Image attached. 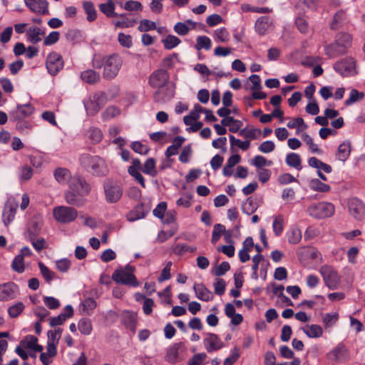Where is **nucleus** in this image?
<instances>
[{
    "instance_id": "51",
    "label": "nucleus",
    "mask_w": 365,
    "mask_h": 365,
    "mask_svg": "<svg viewBox=\"0 0 365 365\" xmlns=\"http://www.w3.org/2000/svg\"><path fill=\"white\" fill-rule=\"evenodd\" d=\"M364 97V93L359 92L356 89H352L350 92L349 97L345 101V105L349 106L357 101L362 100Z\"/></svg>"
},
{
    "instance_id": "6",
    "label": "nucleus",
    "mask_w": 365,
    "mask_h": 365,
    "mask_svg": "<svg viewBox=\"0 0 365 365\" xmlns=\"http://www.w3.org/2000/svg\"><path fill=\"white\" fill-rule=\"evenodd\" d=\"M103 190L106 200L108 203H115L118 202L123 196V187L117 182L106 180L103 184Z\"/></svg>"
},
{
    "instance_id": "50",
    "label": "nucleus",
    "mask_w": 365,
    "mask_h": 365,
    "mask_svg": "<svg viewBox=\"0 0 365 365\" xmlns=\"http://www.w3.org/2000/svg\"><path fill=\"white\" fill-rule=\"evenodd\" d=\"M87 135L93 143H98L103 139L102 131L98 128H91L88 130Z\"/></svg>"
},
{
    "instance_id": "15",
    "label": "nucleus",
    "mask_w": 365,
    "mask_h": 365,
    "mask_svg": "<svg viewBox=\"0 0 365 365\" xmlns=\"http://www.w3.org/2000/svg\"><path fill=\"white\" fill-rule=\"evenodd\" d=\"M34 111V107L30 103L18 105L16 110L10 113V120L17 121L30 116Z\"/></svg>"
},
{
    "instance_id": "47",
    "label": "nucleus",
    "mask_w": 365,
    "mask_h": 365,
    "mask_svg": "<svg viewBox=\"0 0 365 365\" xmlns=\"http://www.w3.org/2000/svg\"><path fill=\"white\" fill-rule=\"evenodd\" d=\"M303 141L309 146L310 151L313 153L322 154V150L319 148L318 145L314 143L312 138L307 133L302 135Z\"/></svg>"
},
{
    "instance_id": "33",
    "label": "nucleus",
    "mask_w": 365,
    "mask_h": 365,
    "mask_svg": "<svg viewBox=\"0 0 365 365\" xmlns=\"http://www.w3.org/2000/svg\"><path fill=\"white\" fill-rule=\"evenodd\" d=\"M43 222L40 218L32 219L28 225V232L30 237H36L41 232Z\"/></svg>"
},
{
    "instance_id": "17",
    "label": "nucleus",
    "mask_w": 365,
    "mask_h": 365,
    "mask_svg": "<svg viewBox=\"0 0 365 365\" xmlns=\"http://www.w3.org/2000/svg\"><path fill=\"white\" fill-rule=\"evenodd\" d=\"M26 6L34 13L39 15L48 14V2L46 0H24Z\"/></svg>"
},
{
    "instance_id": "25",
    "label": "nucleus",
    "mask_w": 365,
    "mask_h": 365,
    "mask_svg": "<svg viewBox=\"0 0 365 365\" xmlns=\"http://www.w3.org/2000/svg\"><path fill=\"white\" fill-rule=\"evenodd\" d=\"M238 133L240 136L245 138L247 140H250V142L252 140H256L259 138L261 135L262 131L259 128H245L242 129H240L238 130Z\"/></svg>"
},
{
    "instance_id": "20",
    "label": "nucleus",
    "mask_w": 365,
    "mask_h": 365,
    "mask_svg": "<svg viewBox=\"0 0 365 365\" xmlns=\"http://www.w3.org/2000/svg\"><path fill=\"white\" fill-rule=\"evenodd\" d=\"M328 358L332 361H342L347 358V350L344 345L339 344L328 354Z\"/></svg>"
},
{
    "instance_id": "18",
    "label": "nucleus",
    "mask_w": 365,
    "mask_h": 365,
    "mask_svg": "<svg viewBox=\"0 0 365 365\" xmlns=\"http://www.w3.org/2000/svg\"><path fill=\"white\" fill-rule=\"evenodd\" d=\"M17 207L18 204L14 202L8 201L5 204L2 214L3 222L5 225L7 226L14 220Z\"/></svg>"
},
{
    "instance_id": "58",
    "label": "nucleus",
    "mask_w": 365,
    "mask_h": 365,
    "mask_svg": "<svg viewBox=\"0 0 365 365\" xmlns=\"http://www.w3.org/2000/svg\"><path fill=\"white\" fill-rule=\"evenodd\" d=\"M25 307L22 302H18L8 309L9 315L11 318L17 317L24 309Z\"/></svg>"
},
{
    "instance_id": "39",
    "label": "nucleus",
    "mask_w": 365,
    "mask_h": 365,
    "mask_svg": "<svg viewBox=\"0 0 365 365\" xmlns=\"http://www.w3.org/2000/svg\"><path fill=\"white\" fill-rule=\"evenodd\" d=\"M99 9L108 17L118 16V14L115 12V4L111 0H108L106 3L101 4Z\"/></svg>"
},
{
    "instance_id": "7",
    "label": "nucleus",
    "mask_w": 365,
    "mask_h": 365,
    "mask_svg": "<svg viewBox=\"0 0 365 365\" xmlns=\"http://www.w3.org/2000/svg\"><path fill=\"white\" fill-rule=\"evenodd\" d=\"M334 210V206L331 203L321 202L311 205L307 212L315 218H326L332 216Z\"/></svg>"
},
{
    "instance_id": "23",
    "label": "nucleus",
    "mask_w": 365,
    "mask_h": 365,
    "mask_svg": "<svg viewBox=\"0 0 365 365\" xmlns=\"http://www.w3.org/2000/svg\"><path fill=\"white\" fill-rule=\"evenodd\" d=\"M351 150V143L348 140L344 141L339 145L337 152L336 153V157L339 160L344 162L349 157Z\"/></svg>"
},
{
    "instance_id": "35",
    "label": "nucleus",
    "mask_w": 365,
    "mask_h": 365,
    "mask_svg": "<svg viewBox=\"0 0 365 365\" xmlns=\"http://www.w3.org/2000/svg\"><path fill=\"white\" fill-rule=\"evenodd\" d=\"M221 124L223 126H228L229 130L232 133L237 132L242 125V123L240 120H235L233 117L223 118L221 120Z\"/></svg>"
},
{
    "instance_id": "61",
    "label": "nucleus",
    "mask_w": 365,
    "mask_h": 365,
    "mask_svg": "<svg viewBox=\"0 0 365 365\" xmlns=\"http://www.w3.org/2000/svg\"><path fill=\"white\" fill-rule=\"evenodd\" d=\"M11 267L14 271L19 273L24 272L25 267L22 255H17L15 257L12 262Z\"/></svg>"
},
{
    "instance_id": "56",
    "label": "nucleus",
    "mask_w": 365,
    "mask_h": 365,
    "mask_svg": "<svg viewBox=\"0 0 365 365\" xmlns=\"http://www.w3.org/2000/svg\"><path fill=\"white\" fill-rule=\"evenodd\" d=\"M230 142L231 147L235 145L242 149V150H247L250 147V140L242 141L240 139L235 138V137L232 135H230Z\"/></svg>"
},
{
    "instance_id": "22",
    "label": "nucleus",
    "mask_w": 365,
    "mask_h": 365,
    "mask_svg": "<svg viewBox=\"0 0 365 365\" xmlns=\"http://www.w3.org/2000/svg\"><path fill=\"white\" fill-rule=\"evenodd\" d=\"M183 350L182 343H176L167 349L165 359L170 363H175L179 360L180 353Z\"/></svg>"
},
{
    "instance_id": "41",
    "label": "nucleus",
    "mask_w": 365,
    "mask_h": 365,
    "mask_svg": "<svg viewBox=\"0 0 365 365\" xmlns=\"http://www.w3.org/2000/svg\"><path fill=\"white\" fill-rule=\"evenodd\" d=\"M258 208V205L252 197H248L242 205V210L246 215H252Z\"/></svg>"
},
{
    "instance_id": "13",
    "label": "nucleus",
    "mask_w": 365,
    "mask_h": 365,
    "mask_svg": "<svg viewBox=\"0 0 365 365\" xmlns=\"http://www.w3.org/2000/svg\"><path fill=\"white\" fill-rule=\"evenodd\" d=\"M348 210L349 214L356 220H361L365 215V205L356 197L349 199Z\"/></svg>"
},
{
    "instance_id": "37",
    "label": "nucleus",
    "mask_w": 365,
    "mask_h": 365,
    "mask_svg": "<svg viewBox=\"0 0 365 365\" xmlns=\"http://www.w3.org/2000/svg\"><path fill=\"white\" fill-rule=\"evenodd\" d=\"M213 37L216 42L227 43L230 41V35L227 29L222 27L215 30Z\"/></svg>"
},
{
    "instance_id": "12",
    "label": "nucleus",
    "mask_w": 365,
    "mask_h": 365,
    "mask_svg": "<svg viewBox=\"0 0 365 365\" xmlns=\"http://www.w3.org/2000/svg\"><path fill=\"white\" fill-rule=\"evenodd\" d=\"M169 73L165 69H158L152 73L149 78V84L155 88H163L169 80Z\"/></svg>"
},
{
    "instance_id": "24",
    "label": "nucleus",
    "mask_w": 365,
    "mask_h": 365,
    "mask_svg": "<svg viewBox=\"0 0 365 365\" xmlns=\"http://www.w3.org/2000/svg\"><path fill=\"white\" fill-rule=\"evenodd\" d=\"M44 31L37 26H31L26 31L27 40L32 43H37L42 40Z\"/></svg>"
},
{
    "instance_id": "19",
    "label": "nucleus",
    "mask_w": 365,
    "mask_h": 365,
    "mask_svg": "<svg viewBox=\"0 0 365 365\" xmlns=\"http://www.w3.org/2000/svg\"><path fill=\"white\" fill-rule=\"evenodd\" d=\"M19 346L36 352H41L43 349V346L38 344V339L33 335H27L20 341Z\"/></svg>"
},
{
    "instance_id": "30",
    "label": "nucleus",
    "mask_w": 365,
    "mask_h": 365,
    "mask_svg": "<svg viewBox=\"0 0 365 365\" xmlns=\"http://www.w3.org/2000/svg\"><path fill=\"white\" fill-rule=\"evenodd\" d=\"M287 241L292 245L298 244L302 240V231L297 227H291L286 233Z\"/></svg>"
},
{
    "instance_id": "52",
    "label": "nucleus",
    "mask_w": 365,
    "mask_h": 365,
    "mask_svg": "<svg viewBox=\"0 0 365 365\" xmlns=\"http://www.w3.org/2000/svg\"><path fill=\"white\" fill-rule=\"evenodd\" d=\"M344 52V51L336 42L327 46L325 48V53L329 58H334Z\"/></svg>"
},
{
    "instance_id": "29",
    "label": "nucleus",
    "mask_w": 365,
    "mask_h": 365,
    "mask_svg": "<svg viewBox=\"0 0 365 365\" xmlns=\"http://www.w3.org/2000/svg\"><path fill=\"white\" fill-rule=\"evenodd\" d=\"M83 9L86 14V19L89 22L95 21L97 18V11L94 4L91 1L83 2Z\"/></svg>"
},
{
    "instance_id": "57",
    "label": "nucleus",
    "mask_w": 365,
    "mask_h": 365,
    "mask_svg": "<svg viewBox=\"0 0 365 365\" xmlns=\"http://www.w3.org/2000/svg\"><path fill=\"white\" fill-rule=\"evenodd\" d=\"M118 41L123 47L130 48L133 46V38L130 35L119 33Z\"/></svg>"
},
{
    "instance_id": "54",
    "label": "nucleus",
    "mask_w": 365,
    "mask_h": 365,
    "mask_svg": "<svg viewBox=\"0 0 365 365\" xmlns=\"http://www.w3.org/2000/svg\"><path fill=\"white\" fill-rule=\"evenodd\" d=\"M181 41L179 38L173 35H168L165 39L163 40L164 47L166 49L170 50L176 47Z\"/></svg>"
},
{
    "instance_id": "40",
    "label": "nucleus",
    "mask_w": 365,
    "mask_h": 365,
    "mask_svg": "<svg viewBox=\"0 0 365 365\" xmlns=\"http://www.w3.org/2000/svg\"><path fill=\"white\" fill-rule=\"evenodd\" d=\"M309 187L312 190L322 192H327L331 190V187L329 185L322 182V181L317 178L310 180Z\"/></svg>"
},
{
    "instance_id": "1",
    "label": "nucleus",
    "mask_w": 365,
    "mask_h": 365,
    "mask_svg": "<svg viewBox=\"0 0 365 365\" xmlns=\"http://www.w3.org/2000/svg\"><path fill=\"white\" fill-rule=\"evenodd\" d=\"M69 190L65 192V200L71 205L81 207L84 204L83 197L91 191L90 185L80 176H73L69 180Z\"/></svg>"
},
{
    "instance_id": "53",
    "label": "nucleus",
    "mask_w": 365,
    "mask_h": 365,
    "mask_svg": "<svg viewBox=\"0 0 365 365\" xmlns=\"http://www.w3.org/2000/svg\"><path fill=\"white\" fill-rule=\"evenodd\" d=\"M120 113V109L117 107L109 106L102 113V118L103 120L107 121L111 118L117 117Z\"/></svg>"
},
{
    "instance_id": "55",
    "label": "nucleus",
    "mask_w": 365,
    "mask_h": 365,
    "mask_svg": "<svg viewBox=\"0 0 365 365\" xmlns=\"http://www.w3.org/2000/svg\"><path fill=\"white\" fill-rule=\"evenodd\" d=\"M225 232V227L222 224L215 225L212 233L211 242L215 244L221 237L222 235Z\"/></svg>"
},
{
    "instance_id": "31",
    "label": "nucleus",
    "mask_w": 365,
    "mask_h": 365,
    "mask_svg": "<svg viewBox=\"0 0 365 365\" xmlns=\"http://www.w3.org/2000/svg\"><path fill=\"white\" fill-rule=\"evenodd\" d=\"M185 138L182 136H177L174 138L173 144L170 145L165 150V155L167 158L175 155L178 153L179 148L182 145Z\"/></svg>"
},
{
    "instance_id": "46",
    "label": "nucleus",
    "mask_w": 365,
    "mask_h": 365,
    "mask_svg": "<svg viewBox=\"0 0 365 365\" xmlns=\"http://www.w3.org/2000/svg\"><path fill=\"white\" fill-rule=\"evenodd\" d=\"M211 46L212 41L209 37L206 36H200L197 38L195 45V48L197 50H209L211 48Z\"/></svg>"
},
{
    "instance_id": "43",
    "label": "nucleus",
    "mask_w": 365,
    "mask_h": 365,
    "mask_svg": "<svg viewBox=\"0 0 365 365\" xmlns=\"http://www.w3.org/2000/svg\"><path fill=\"white\" fill-rule=\"evenodd\" d=\"M287 126L290 129L296 128L297 134H299V132L307 129V125L304 123L303 118L300 117L294 118L289 121L287 124Z\"/></svg>"
},
{
    "instance_id": "27",
    "label": "nucleus",
    "mask_w": 365,
    "mask_h": 365,
    "mask_svg": "<svg viewBox=\"0 0 365 365\" xmlns=\"http://www.w3.org/2000/svg\"><path fill=\"white\" fill-rule=\"evenodd\" d=\"M81 78L87 83L93 84L100 81L101 76L96 71L88 69L81 73Z\"/></svg>"
},
{
    "instance_id": "21",
    "label": "nucleus",
    "mask_w": 365,
    "mask_h": 365,
    "mask_svg": "<svg viewBox=\"0 0 365 365\" xmlns=\"http://www.w3.org/2000/svg\"><path fill=\"white\" fill-rule=\"evenodd\" d=\"M196 297L204 302H209L212 300L214 296L211 291H210L203 284H195L193 286Z\"/></svg>"
},
{
    "instance_id": "63",
    "label": "nucleus",
    "mask_w": 365,
    "mask_h": 365,
    "mask_svg": "<svg viewBox=\"0 0 365 365\" xmlns=\"http://www.w3.org/2000/svg\"><path fill=\"white\" fill-rule=\"evenodd\" d=\"M172 262L169 261L166 263L165 267L162 269L160 276L158 278L159 282L168 280L171 278L170 269L172 267Z\"/></svg>"
},
{
    "instance_id": "45",
    "label": "nucleus",
    "mask_w": 365,
    "mask_h": 365,
    "mask_svg": "<svg viewBox=\"0 0 365 365\" xmlns=\"http://www.w3.org/2000/svg\"><path fill=\"white\" fill-rule=\"evenodd\" d=\"M272 228L276 236L279 237L282 235L284 230V217L279 215L274 217Z\"/></svg>"
},
{
    "instance_id": "34",
    "label": "nucleus",
    "mask_w": 365,
    "mask_h": 365,
    "mask_svg": "<svg viewBox=\"0 0 365 365\" xmlns=\"http://www.w3.org/2000/svg\"><path fill=\"white\" fill-rule=\"evenodd\" d=\"M346 21V14L344 10L338 11L334 16L333 20L330 24L331 29L336 30Z\"/></svg>"
},
{
    "instance_id": "42",
    "label": "nucleus",
    "mask_w": 365,
    "mask_h": 365,
    "mask_svg": "<svg viewBox=\"0 0 365 365\" xmlns=\"http://www.w3.org/2000/svg\"><path fill=\"white\" fill-rule=\"evenodd\" d=\"M352 41V36L348 33H341L337 36L336 43L341 47L344 51L346 48L351 46Z\"/></svg>"
},
{
    "instance_id": "48",
    "label": "nucleus",
    "mask_w": 365,
    "mask_h": 365,
    "mask_svg": "<svg viewBox=\"0 0 365 365\" xmlns=\"http://www.w3.org/2000/svg\"><path fill=\"white\" fill-rule=\"evenodd\" d=\"M38 267L41 271V274L48 283H51V282L56 278V274L50 270L43 262H38Z\"/></svg>"
},
{
    "instance_id": "4",
    "label": "nucleus",
    "mask_w": 365,
    "mask_h": 365,
    "mask_svg": "<svg viewBox=\"0 0 365 365\" xmlns=\"http://www.w3.org/2000/svg\"><path fill=\"white\" fill-rule=\"evenodd\" d=\"M112 278L118 284L130 285L135 287L139 285L135 276L133 274V268L129 265H127L125 269L115 270Z\"/></svg>"
},
{
    "instance_id": "32",
    "label": "nucleus",
    "mask_w": 365,
    "mask_h": 365,
    "mask_svg": "<svg viewBox=\"0 0 365 365\" xmlns=\"http://www.w3.org/2000/svg\"><path fill=\"white\" fill-rule=\"evenodd\" d=\"M270 19L267 16H261L255 22L256 32L259 35H264L269 27Z\"/></svg>"
},
{
    "instance_id": "62",
    "label": "nucleus",
    "mask_w": 365,
    "mask_h": 365,
    "mask_svg": "<svg viewBox=\"0 0 365 365\" xmlns=\"http://www.w3.org/2000/svg\"><path fill=\"white\" fill-rule=\"evenodd\" d=\"M62 329L61 328H58L54 330H49L47 333L48 342L58 345Z\"/></svg>"
},
{
    "instance_id": "9",
    "label": "nucleus",
    "mask_w": 365,
    "mask_h": 365,
    "mask_svg": "<svg viewBox=\"0 0 365 365\" xmlns=\"http://www.w3.org/2000/svg\"><path fill=\"white\" fill-rule=\"evenodd\" d=\"M63 58L59 53L51 52L47 56L46 66L51 76H56L63 68Z\"/></svg>"
},
{
    "instance_id": "10",
    "label": "nucleus",
    "mask_w": 365,
    "mask_h": 365,
    "mask_svg": "<svg viewBox=\"0 0 365 365\" xmlns=\"http://www.w3.org/2000/svg\"><path fill=\"white\" fill-rule=\"evenodd\" d=\"M334 68L342 76H351L356 73L355 61L351 58L336 62Z\"/></svg>"
},
{
    "instance_id": "38",
    "label": "nucleus",
    "mask_w": 365,
    "mask_h": 365,
    "mask_svg": "<svg viewBox=\"0 0 365 365\" xmlns=\"http://www.w3.org/2000/svg\"><path fill=\"white\" fill-rule=\"evenodd\" d=\"M156 162L153 158L147 159L145 162L142 171L151 177H155L158 175V171L155 168Z\"/></svg>"
},
{
    "instance_id": "59",
    "label": "nucleus",
    "mask_w": 365,
    "mask_h": 365,
    "mask_svg": "<svg viewBox=\"0 0 365 365\" xmlns=\"http://www.w3.org/2000/svg\"><path fill=\"white\" fill-rule=\"evenodd\" d=\"M337 313H327L322 317V322L326 327H332L338 320Z\"/></svg>"
},
{
    "instance_id": "64",
    "label": "nucleus",
    "mask_w": 365,
    "mask_h": 365,
    "mask_svg": "<svg viewBox=\"0 0 365 365\" xmlns=\"http://www.w3.org/2000/svg\"><path fill=\"white\" fill-rule=\"evenodd\" d=\"M251 164L256 168H262L267 165H271L272 162L267 160L262 155H256L252 160Z\"/></svg>"
},
{
    "instance_id": "5",
    "label": "nucleus",
    "mask_w": 365,
    "mask_h": 365,
    "mask_svg": "<svg viewBox=\"0 0 365 365\" xmlns=\"http://www.w3.org/2000/svg\"><path fill=\"white\" fill-rule=\"evenodd\" d=\"M55 220L61 224H67L74 221L78 217V211L72 207L60 205L53 210Z\"/></svg>"
},
{
    "instance_id": "2",
    "label": "nucleus",
    "mask_w": 365,
    "mask_h": 365,
    "mask_svg": "<svg viewBox=\"0 0 365 365\" xmlns=\"http://www.w3.org/2000/svg\"><path fill=\"white\" fill-rule=\"evenodd\" d=\"M123 65L122 58L116 53L104 56H95L93 66L96 68H103V77L106 80L115 78Z\"/></svg>"
},
{
    "instance_id": "36",
    "label": "nucleus",
    "mask_w": 365,
    "mask_h": 365,
    "mask_svg": "<svg viewBox=\"0 0 365 365\" xmlns=\"http://www.w3.org/2000/svg\"><path fill=\"white\" fill-rule=\"evenodd\" d=\"M285 161L289 166L294 168L297 170H300L302 169V160L300 155L297 153H290L287 154Z\"/></svg>"
},
{
    "instance_id": "16",
    "label": "nucleus",
    "mask_w": 365,
    "mask_h": 365,
    "mask_svg": "<svg viewBox=\"0 0 365 365\" xmlns=\"http://www.w3.org/2000/svg\"><path fill=\"white\" fill-rule=\"evenodd\" d=\"M17 286L13 282L4 283L0 285V301L6 302L16 297Z\"/></svg>"
},
{
    "instance_id": "60",
    "label": "nucleus",
    "mask_w": 365,
    "mask_h": 365,
    "mask_svg": "<svg viewBox=\"0 0 365 365\" xmlns=\"http://www.w3.org/2000/svg\"><path fill=\"white\" fill-rule=\"evenodd\" d=\"M138 29L141 32L152 31L156 29V24L150 20L143 19L140 21Z\"/></svg>"
},
{
    "instance_id": "8",
    "label": "nucleus",
    "mask_w": 365,
    "mask_h": 365,
    "mask_svg": "<svg viewBox=\"0 0 365 365\" xmlns=\"http://www.w3.org/2000/svg\"><path fill=\"white\" fill-rule=\"evenodd\" d=\"M322 276L324 282L329 289H336L338 288L341 277L337 271L329 265H323L319 269Z\"/></svg>"
},
{
    "instance_id": "44",
    "label": "nucleus",
    "mask_w": 365,
    "mask_h": 365,
    "mask_svg": "<svg viewBox=\"0 0 365 365\" xmlns=\"http://www.w3.org/2000/svg\"><path fill=\"white\" fill-rule=\"evenodd\" d=\"M54 177L55 179L59 183H65L67 180L70 178L71 173L69 170L66 168H58L54 171Z\"/></svg>"
},
{
    "instance_id": "3",
    "label": "nucleus",
    "mask_w": 365,
    "mask_h": 365,
    "mask_svg": "<svg viewBox=\"0 0 365 365\" xmlns=\"http://www.w3.org/2000/svg\"><path fill=\"white\" fill-rule=\"evenodd\" d=\"M81 165L94 175L104 176L108 173V168L103 159L97 155L83 154L79 158Z\"/></svg>"
},
{
    "instance_id": "49",
    "label": "nucleus",
    "mask_w": 365,
    "mask_h": 365,
    "mask_svg": "<svg viewBox=\"0 0 365 365\" xmlns=\"http://www.w3.org/2000/svg\"><path fill=\"white\" fill-rule=\"evenodd\" d=\"M78 327L80 332L84 335L91 334L93 329L91 322L88 319H81L78 322Z\"/></svg>"
},
{
    "instance_id": "28",
    "label": "nucleus",
    "mask_w": 365,
    "mask_h": 365,
    "mask_svg": "<svg viewBox=\"0 0 365 365\" xmlns=\"http://www.w3.org/2000/svg\"><path fill=\"white\" fill-rule=\"evenodd\" d=\"M302 330L309 338H318L323 334L322 328L317 324L306 325L302 328Z\"/></svg>"
},
{
    "instance_id": "26",
    "label": "nucleus",
    "mask_w": 365,
    "mask_h": 365,
    "mask_svg": "<svg viewBox=\"0 0 365 365\" xmlns=\"http://www.w3.org/2000/svg\"><path fill=\"white\" fill-rule=\"evenodd\" d=\"M96 306L97 303L95 299L88 297L81 302L79 310L83 314L91 315Z\"/></svg>"
},
{
    "instance_id": "14",
    "label": "nucleus",
    "mask_w": 365,
    "mask_h": 365,
    "mask_svg": "<svg viewBox=\"0 0 365 365\" xmlns=\"http://www.w3.org/2000/svg\"><path fill=\"white\" fill-rule=\"evenodd\" d=\"M205 335V338L203 340V344L207 352L217 351L224 346V343L217 334L206 333Z\"/></svg>"
},
{
    "instance_id": "11",
    "label": "nucleus",
    "mask_w": 365,
    "mask_h": 365,
    "mask_svg": "<svg viewBox=\"0 0 365 365\" xmlns=\"http://www.w3.org/2000/svg\"><path fill=\"white\" fill-rule=\"evenodd\" d=\"M103 98V93H94L84 100V107L88 115H94L99 111L102 106Z\"/></svg>"
}]
</instances>
